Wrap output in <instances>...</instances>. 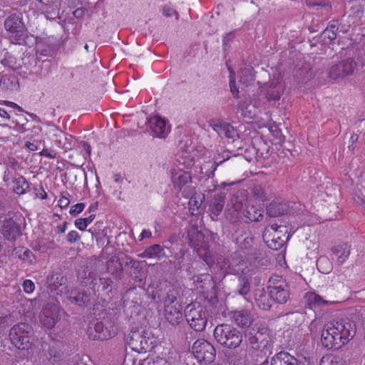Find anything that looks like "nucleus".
Here are the masks:
<instances>
[{
    "label": "nucleus",
    "instance_id": "41",
    "mask_svg": "<svg viewBox=\"0 0 365 365\" xmlns=\"http://www.w3.org/2000/svg\"><path fill=\"white\" fill-rule=\"evenodd\" d=\"M286 320L291 327H298L302 324L304 320V314L301 312H293L286 314Z\"/></svg>",
    "mask_w": 365,
    "mask_h": 365
},
{
    "label": "nucleus",
    "instance_id": "51",
    "mask_svg": "<svg viewBox=\"0 0 365 365\" xmlns=\"http://www.w3.org/2000/svg\"><path fill=\"white\" fill-rule=\"evenodd\" d=\"M205 163L200 167V180H205L207 183L209 182V180H213V177L215 175V171L216 169H214V166L207 167L205 168Z\"/></svg>",
    "mask_w": 365,
    "mask_h": 365
},
{
    "label": "nucleus",
    "instance_id": "59",
    "mask_svg": "<svg viewBox=\"0 0 365 365\" xmlns=\"http://www.w3.org/2000/svg\"><path fill=\"white\" fill-rule=\"evenodd\" d=\"M66 238L68 242L74 243L81 239V235L76 230H72L68 233Z\"/></svg>",
    "mask_w": 365,
    "mask_h": 365
},
{
    "label": "nucleus",
    "instance_id": "38",
    "mask_svg": "<svg viewBox=\"0 0 365 365\" xmlns=\"http://www.w3.org/2000/svg\"><path fill=\"white\" fill-rule=\"evenodd\" d=\"M285 205L281 202H272L267 207V214L271 217L284 215L287 209Z\"/></svg>",
    "mask_w": 365,
    "mask_h": 365
},
{
    "label": "nucleus",
    "instance_id": "1",
    "mask_svg": "<svg viewBox=\"0 0 365 365\" xmlns=\"http://www.w3.org/2000/svg\"><path fill=\"white\" fill-rule=\"evenodd\" d=\"M355 334L352 322L340 319L326 324L321 334V343L328 350L338 349L346 344Z\"/></svg>",
    "mask_w": 365,
    "mask_h": 365
},
{
    "label": "nucleus",
    "instance_id": "17",
    "mask_svg": "<svg viewBox=\"0 0 365 365\" xmlns=\"http://www.w3.org/2000/svg\"><path fill=\"white\" fill-rule=\"evenodd\" d=\"M165 317L170 324L178 329L179 332H182L185 326L182 324L183 316L180 309V305H166L164 309Z\"/></svg>",
    "mask_w": 365,
    "mask_h": 365
},
{
    "label": "nucleus",
    "instance_id": "32",
    "mask_svg": "<svg viewBox=\"0 0 365 365\" xmlns=\"http://www.w3.org/2000/svg\"><path fill=\"white\" fill-rule=\"evenodd\" d=\"M232 318L235 323L241 327H248L252 322V317L246 310L234 312Z\"/></svg>",
    "mask_w": 365,
    "mask_h": 365
},
{
    "label": "nucleus",
    "instance_id": "45",
    "mask_svg": "<svg viewBox=\"0 0 365 365\" xmlns=\"http://www.w3.org/2000/svg\"><path fill=\"white\" fill-rule=\"evenodd\" d=\"M255 80V75L253 73L252 68H245L240 71V82L242 84L248 85L253 82Z\"/></svg>",
    "mask_w": 365,
    "mask_h": 365
},
{
    "label": "nucleus",
    "instance_id": "14",
    "mask_svg": "<svg viewBox=\"0 0 365 365\" xmlns=\"http://www.w3.org/2000/svg\"><path fill=\"white\" fill-rule=\"evenodd\" d=\"M239 197L233 195L231 203L235 211L242 212L247 222H259L263 218V210L258 209L255 205H245L244 207L242 200L238 201Z\"/></svg>",
    "mask_w": 365,
    "mask_h": 365
},
{
    "label": "nucleus",
    "instance_id": "23",
    "mask_svg": "<svg viewBox=\"0 0 365 365\" xmlns=\"http://www.w3.org/2000/svg\"><path fill=\"white\" fill-rule=\"evenodd\" d=\"M225 195L222 192L215 195L209 206V212L212 220H215L222 211L225 205Z\"/></svg>",
    "mask_w": 365,
    "mask_h": 365
},
{
    "label": "nucleus",
    "instance_id": "39",
    "mask_svg": "<svg viewBox=\"0 0 365 365\" xmlns=\"http://www.w3.org/2000/svg\"><path fill=\"white\" fill-rule=\"evenodd\" d=\"M66 282V278L59 273H53L47 277L46 284L51 289H56L63 284H64Z\"/></svg>",
    "mask_w": 365,
    "mask_h": 365
},
{
    "label": "nucleus",
    "instance_id": "30",
    "mask_svg": "<svg viewBox=\"0 0 365 365\" xmlns=\"http://www.w3.org/2000/svg\"><path fill=\"white\" fill-rule=\"evenodd\" d=\"M252 149L255 152V158L257 161L264 160L269 156V146L262 140H257Z\"/></svg>",
    "mask_w": 365,
    "mask_h": 365
},
{
    "label": "nucleus",
    "instance_id": "64",
    "mask_svg": "<svg viewBox=\"0 0 365 365\" xmlns=\"http://www.w3.org/2000/svg\"><path fill=\"white\" fill-rule=\"evenodd\" d=\"M40 155L41 156H45L46 158H48L50 159H54L56 157V153L53 151L50 150L48 149H43L41 151Z\"/></svg>",
    "mask_w": 365,
    "mask_h": 365
},
{
    "label": "nucleus",
    "instance_id": "40",
    "mask_svg": "<svg viewBox=\"0 0 365 365\" xmlns=\"http://www.w3.org/2000/svg\"><path fill=\"white\" fill-rule=\"evenodd\" d=\"M307 298L308 303L310 305L314 306H318V307H322L326 305H330L335 303L334 301H328L323 299L321 296L319 294L314 293V292H309L307 294Z\"/></svg>",
    "mask_w": 365,
    "mask_h": 365
},
{
    "label": "nucleus",
    "instance_id": "9",
    "mask_svg": "<svg viewBox=\"0 0 365 365\" xmlns=\"http://www.w3.org/2000/svg\"><path fill=\"white\" fill-rule=\"evenodd\" d=\"M356 67V60L352 57H349L331 66L329 69L328 76L334 81L343 79L352 75Z\"/></svg>",
    "mask_w": 365,
    "mask_h": 365
},
{
    "label": "nucleus",
    "instance_id": "4",
    "mask_svg": "<svg viewBox=\"0 0 365 365\" xmlns=\"http://www.w3.org/2000/svg\"><path fill=\"white\" fill-rule=\"evenodd\" d=\"M213 336L219 344L230 349L239 347L243 339L242 333L239 329L227 324L217 325Z\"/></svg>",
    "mask_w": 365,
    "mask_h": 365
},
{
    "label": "nucleus",
    "instance_id": "10",
    "mask_svg": "<svg viewBox=\"0 0 365 365\" xmlns=\"http://www.w3.org/2000/svg\"><path fill=\"white\" fill-rule=\"evenodd\" d=\"M192 352L200 362H212L216 356L215 348L205 339L195 341L192 346Z\"/></svg>",
    "mask_w": 365,
    "mask_h": 365
},
{
    "label": "nucleus",
    "instance_id": "21",
    "mask_svg": "<svg viewBox=\"0 0 365 365\" xmlns=\"http://www.w3.org/2000/svg\"><path fill=\"white\" fill-rule=\"evenodd\" d=\"M148 125L156 137L164 138L168 133L165 120L158 115L150 118Z\"/></svg>",
    "mask_w": 365,
    "mask_h": 365
},
{
    "label": "nucleus",
    "instance_id": "5",
    "mask_svg": "<svg viewBox=\"0 0 365 365\" xmlns=\"http://www.w3.org/2000/svg\"><path fill=\"white\" fill-rule=\"evenodd\" d=\"M36 56H28L22 58L23 63L25 64L27 69L31 70L37 74L41 78H46L49 72L51 62L49 61L43 60L40 61L41 65L37 66L38 56H51L53 53V49L47 45L38 44L36 47Z\"/></svg>",
    "mask_w": 365,
    "mask_h": 365
},
{
    "label": "nucleus",
    "instance_id": "13",
    "mask_svg": "<svg viewBox=\"0 0 365 365\" xmlns=\"http://www.w3.org/2000/svg\"><path fill=\"white\" fill-rule=\"evenodd\" d=\"M235 243L240 251L246 255L250 253L258 242L250 227H242L236 231Z\"/></svg>",
    "mask_w": 365,
    "mask_h": 365
},
{
    "label": "nucleus",
    "instance_id": "18",
    "mask_svg": "<svg viewBox=\"0 0 365 365\" xmlns=\"http://www.w3.org/2000/svg\"><path fill=\"white\" fill-rule=\"evenodd\" d=\"M185 239L187 240L189 246L192 247L195 252L205 247L207 243L205 241L204 234L198 230L195 225L190 226L186 231Z\"/></svg>",
    "mask_w": 365,
    "mask_h": 365
},
{
    "label": "nucleus",
    "instance_id": "61",
    "mask_svg": "<svg viewBox=\"0 0 365 365\" xmlns=\"http://www.w3.org/2000/svg\"><path fill=\"white\" fill-rule=\"evenodd\" d=\"M20 257L24 260H27L31 262L33 261L34 259H35L33 252L29 249L25 250L23 254L20 255Z\"/></svg>",
    "mask_w": 365,
    "mask_h": 365
},
{
    "label": "nucleus",
    "instance_id": "11",
    "mask_svg": "<svg viewBox=\"0 0 365 365\" xmlns=\"http://www.w3.org/2000/svg\"><path fill=\"white\" fill-rule=\"evenodd\" d=\"M66 298L71 303L78 307H86L91 304V299L95 295V290L91 292L89 289H81L77 287H65Z\"/></svg>",
    "mask_w": 365,
    "mask_h": 365
},
{
    "label": "nucleus",
    "instance_id": "15",
    "mask_svg": "<svg viewBox=\"0 0 365 365\" xmlns=\"http://www.w3.org/2000/svg\"><path fill=\"white\" fill-rule=\"evenodd\" d=\"M60 307L55 304H47L41 314L42 325L48 329L53 328L61 319Z\"/></svg>",
    "mask_w": 365,
    "mask_h": 365
},
{
    "label": "nucleus",
    "instance_id": "35",
    "mask_svg": "<svg viewBox=\"0 0 365 365\" xmlns=\"http://www.w3.org/2000/svg\"><path fill=\"white\" fill-rule=\"evenodd\" d=\"M12 182L14 183L13 191L17 195L25 194L29 188V182L22 175L14 178Z\"/></svg>",
    "mask_w": 365,
    "mask_h": 365
},
{
    "label": "nucleus",
    "instance_id": "25",
    "mask_svg": "<svg viewBox=\"0 0 365 365\" xmlns=\"http://www.w3.org/2000/svg\"><path fill=\"white\" fill-rule=\"evenodd\" d=\"M242 262V256L238 252H235L231 255V259L220 258L217 262L220 264L221 269L225 270V272H230L235 270L232 268L233 267L239 265Z\"/></svg>",
    "mask_w": 365,
    "mask_h": 365
},
{
    "label": "nucleus",
    "instance_id": "12",
    "mask_svg": "<svg viewBox=\"0 0 365 365\" xmlns=\"http://www.w3.org/2000/svg\"><path fill=\"white\" fill-rule=\"evenodd\" d=\"M4 27L17 43L24 40L26 27L21 14H13L9 16L4 21Z\"/></svg>",
    "mask_w": 365,
    "mask_h": 365
},
{
    "label": "nucleus",
    "instance_id": "44",
    "mask_svg": "<svg viewBox=\"0 0 365 365\" xmlns=\"http://www.w3.org/2000/svg\"><path fill=\"white\" fill-rule=\"evenodd\" d=\"M1 63L14 71L19 70L21 68L20 63H18L16 58L11 53H6L4 58L1 60Z\"/></svg>",
    "mask_w": 365,
    "mask_h": 365
},
{
    "label": "nucleus",
    "instance_id": "3",
    "mask_svg": "<svg viewBox=\"0 0 365 365\" xmlns=\"http://www.w3.org/2000/svg\"><path fill=\"white\" fill-rule=\"evenodd\" d=\"M11 344L19 350L26 351L24 356L29 354V350L32 347L34 334L33 328L26 323H18L14 325L9 334Z\"/></svg>",
    "mask_w": 365,
    "mask_h": 365
},
{
    "label": "nucleus",
    "instance_id": "58",
    "mask_svg": "<svg viewBox=\"0 0 365 365\" xmlns=\"http://www.w3.org/2000/svg\"><path fill=\"white\" fill-rule=\"evenodd\" d=\"M24 291L28 294L32 293L35 289L34 283L30 279H26L23 282Z\"/></svg>",
    "mask_w": 365,
    "mask_h": 365
},
{
    "label": "nucleus",
    "instance_id": "53",
    "mask_svg": "<svg viewBox=\"0 0 365 365\" xmlns=\"http://www.w3.org/2000/svg\"><path fill=\"white\" fill-rule=\"evenodd\" d=\"M317 266L319 270L324 273H328L331 269V264L329 260L324 257H321L318 259Z\"/></svg>",
    "mask_w": 365,
    "mask_h": 365
},
{
    "label": "nucleus",
    "instance_id": "22",
    "mask_svg": "<svg viewBox=\"0 0 365 365\" xmlns=\"http://www.w3.org/2000/svg\"><path fill=\"white\" fill-rule=\"evenodd\" d=\"M255 299L257 306L264 311L269 310L274 303L270 292H266L264 288L258 289L255 291Z\"/></svg>",
    "mask_w": 365,
    "mask_h": 365
},
{
    "label": "nucleus",
    "instance_id": "24",
    "mask_svg": "<svg viewBox=\"0 0 365 365\" xmlns=\"http://www.w3.org/2000/svg\"><path fill=\"white\" fill-rule=\"evenodd\" d=\"M350 255V246L347 243H340L332 248V259L340 265L343 264Z\"/></svg>",
    "mask_w": 365,
    "mask_h": 365
},
{
    "label": "nucleus",
    "instance_id": "28",
    "mask_svg": "<svg viewBox=\"0 0 365 365\" xmlns=\"http://www.w3.org/2000/svg\"><path fill=\"white\" fill-rule=\"evenodd\" d=\"M0 87L6 91H18L19 88L18 77L14 74L3 76L0 79Z\"/></svg>",
    "mask_w": 365,
    "mask_h": 365
},
{
    "label": "nucleus",
    "instance_id": "8",
    "mask_svg": "<svg viewBox=\"0 0 365 365\" xmlns=\"http://www.w3.org/2000/svg\"><path fill=\"white\" fill-rule=\"evenodd\" d=\"M270 230L273 231V233L271 234L272 235V238L270 240L267 239L266 242L268 247L272 250H278L289 240L290 235H287V228L286 226L279 225L274 223L265 227L264 234L263 235L264 238Z\"/></svg>",
    "mask_w": 365,
    "mask_h": 365
},
{
    "label": "nucleus",
    "instance_id": "60",
    "mask_svg": "<svg viewBox=\"0 0 365 365\" xmlns=\"http://www.w3.org/2000/svg\"><path fill=\"white\" fill-rule=\"evenodd\" d=\"M306 4L309 7L322 8L326 6V3L322 0H306Z\"/></svg>",
    "mask_w": 365,
    "mask_h": 365
},
{
    "label": "nucleus",
    "instance_id": "19",
    "mask_svg": "<svg viewBox=\"0 0 365 365\" xmlns=\"http://www.w3.org/2000/svg\"><path fill=\"white\" fill-rule=\"evenodd\" d=\"M89 339L93 340H106L112 337L110 331L101 322H91L87 329Z\"/></svg>",
    "mask_w": 365,
    "mask_h": 365
},
{
    "label": "nucleus",
    "instance_id": "56",
    "mask_svg": "<svg viewBox=\"0 0 365 365\" xmlns=\"http://www.w3.org/2000/svg\"><path fill=\"white\" fill-rule=\"evenodd\" d=\"M180 271H185L187 273V276H192L194 274V268L192 267L191 259H187V261L182 265Z\"/></svg>",
    "mask_w": 365,
    "mask_h": 365
},
{
    "label": "nucleus",
    "instance_id": "7",
    "mask_svg": "<svg viewBox=\"0 0 365 365\" xmlns=\"http://www.w3.org/2000/svg\"><path fill=\"white\" fill-rule=\"evenodd\" d=\"M267 290L270 292L274 302L286 303L289 298V289L287 282L279 275H272L268 281Z\"/></svg>",
    "mask_w": 365,
    "mask_h": 365
},
{
    "label": "nucleus",
    "instance_id": "34",
    "mask_svg": "<svg viewBox=\"0 0 365 365\" xmlns=\"http://www.w3.org/2000/svg\"><path fill=\"white\" fill-rule=\"evenodd\" d=\"M8 103L13 108H16L18 110V113L13 112L12 116H11V120L12 123H14L16 126L21 127L23 129L26 128H24L25 125L27 123L28 120L25 117L24 114L23 113V110L21 107H19L17 104L13 102H8Z\"/></svg>",
    "mask_w": 365,
    "mask_h": 365
},
{
    "label": "nucleus",
    "instance_id": "16",
    "mask_svg": "<svg viewBox=\"0 0 365 365\" xmlns=\"http://www.w3.org/2000/svg\"><path fill=\"white\" fill-rule=\"evenodd\" d=\"M270 365H309V359L303 356L295 357L288 352L280 351L272 358Z\"/></svg>",
    "mask_w": 365,
    "mask_h": 365
},
{
    "label": "nucleus",
    "instance_id": "20",
    "mask_svg": "<svg viewBox=\"0 0 365 365\" xmlns=\"http://www.w3.org/2000/svg\"><path fill=\"white\" fill-rule=\"evenodd\" d=\"M342 27L338 21H331L327 28L320 34L319 39L323 44L331 43L338 36L339 33L342 31Z\"/></svg>",
    "mask_w": 365,
    "mask_h": 365
},
{
    "label": "nucleus",
    "instance_id": "57",
    "mask_svg": "<svg viewBox=\"0 0 365 365\" xmlns=\"http://www.w3.org/2000/svg\"><path fill=\"white\" fill-rule=\"evenodd\" d=\"M84 207H85V204L83 202H79V203L76 204L75 205H73L71 207L69 212H70L71 215L76 216L78 214H79L80 212H81L83 210Z\"/></svg>",
    "mask_w": 365,
    "mask_h": 365
},
{
    "label": "nucleus",
    "instance_id": "63",
    "mask_svg": "<svg viewBox=\"0 0 365 365\" xmlns=\"http://www.w3.org/2000/svg\"><path fill=\"white\" fill-rule=\"evenodd\" d=\"M204 183V187L205 188V191L212 192L217 187V185L215 183L214 180H209L208 183L205 180Z\"/></svg>",
    "mask_w": 365,
    "mask_h": 365
},
{
    "label": "nucleus",
    "instance_id": "42",
    "mask_svg": "<svg viewBox=\"0 0 365 365\" xmlns=\"http://www.w3.org/2000/svg\"><path fill=\"white\" fill-rule=\"evenodd\" d=\"M196 253L209 267H212L215 264V259L212 253L209 250L208 245L200 250Z\"/></svg>",
    "mask_w": 365,
    "mask_h": 365
},
{
    "label": "nucleus",
    "instance_id": "52",
    "mask_svg": "<svg viewBox=\"0 0 365 365\" xmlns=\"http://www.w3.org/2000/svg\"><path fill=\"white\" fill-rule=\"evenodd\" d=\"M95 215H91L88 217L78 218L75 220V226L80 230H86L87 226L95 219Z\"/></svg>",
    "mask_w": 365,
    "mask_h": 365
},
{
    "label": "nucleus",
    "instance_id": "46",
    "mask_svg": "<svg viewBox=\"0 0 365 365\" xmlns=\"http://www.w3.org/2000/svg\"><path fill=\"white\" fill-rule=\"evenodd\" d=\"M139 350H137V352H147L150 351L153 348V339H150L148 336V333L145 331V333L143 334L142 339L138 345Z\"/></svg>",
    "mask_w": 365,
    "mask_h": 365
},
{
    "label": "nucleus",
    "instance_id": "27",
    "mask_svg": "<svg viewBox=\"0 0 365 365\" xmlns=\"http://www.w3.org/2000/svg\"><path fill=\"white\" fill-rule=\"evenodd\" d=\"M191 175L189 172L182 170H174L172 171V180L175 187H178L179 190L191 182Z\"/></svg>",
    "mask_w": 365,
    "mask_h": 365
},
{
    "label": "nucleus",
    "instance_id": "54",
    "mask_svg": "<svg viewBox=\"0 0 365 365\" xmlns=\"http://www.w3.org/2000/svg\"><path fill=\"white\" fill-rule=\"evenodd\" d=\"M253 196L256 200L264 202L267 200L264 188L262 185H255L252 189Z\"/></svg>",
    "mask_w": 365,
    "mask_h": 365
},
{
    "label": "nucleus",
    "instance_id": "50",
    "mask_svg": "<svg viewBox=\"0 0 365 365\" xmlns=\"http://www.w3.org/2000/svg\"><path fill=\"white\" fill-rule=\"evenodd\" d=\"M185 252L183 250H180L178 254H176L175 256L174 260H170V263L173 264L174 268L176 270H180L182 265L187 261V259L185 257Z\"/></svg>",
    "mask_w": 365,
    "mask_h": 365
},
{
    "label": "nucleus",
    "instance_id": "33",
    "mask_svg": "<svg viewBox=\"0 0 365 365\" xmlns=\"http://www.w3.org/2000/svg\"><path fill=\"white\" fill-rule=\"evenodd\" d=\"M145 330L143 329H132L127 338V342L130 348L137 351L139 350L138 345Z\"/></svg>",
    "mask_w": 365,
    "mask_h": 365
},
{
    "label": "nucleus",
    "instance_id": "26",
    "mask_svg": "<svg viewBox=\"0 0 365 365\" xmlns=\"http://www.w3.org/2000/svg\"><path fill=\"white\" fill-rule=\"evenodd\" d=\"M265 90V98L267 101H279L281 94L283 91V86L280 83H271L269 85H266Z\"/></svg>",
    "mask_w": 365,
    "mask_h": 365
},
{
    "label": "nucleus",
    "instance_id": "37",
    "mask_svg": "<svg viewBox=\"0 0 365 365\" xmlns=\"http://www.w3.org/2000/svg\"><path fill=\"white\" fill-rule=\"evenodd\" d=\"M230 152L228 150H225L221 153H218L213 158L212 160H208L205 162V168L207 167L214 166V169H217V168L222 165L224 162L228 160L231 158Z\"/></svg>",
    "mask_w": 365,
    "mask_h": 365
},
{
    "label": "nucleus",
    "instance_id": "48",
    "mask_svg": "<svg viewBox=\"0 0 365 365\" xmlns=\"http://www.w3.org/2000/svg\"><path fill=\"white\" fill-rule=\"evenodd\" d=\"M133 262H135V259H133L131 257L123 255L121 257H119L115 260V269L116 271L121 272L123 270V264H124L125 266L131 267Z\"/></svg>",
    "mask_w": 365,
    "mask_h": 365
},
{
    "label": "nucleus",
    "instance_id": "62",
    "mask_svg": "<svg viewBox=\"0 0 365 365\" xmlns=\"http://www.w3.org/2000/svg\"><path fill=\"white\" fill-rule=\"evenodd\" d=\"M230 91L232 93L233 97L235 98H239V90L236 87L235 80L230 81Z\"/></svg>",
    "mask_w": 365,
    "mask_h": 365
},
{
    "label": "nucleus",
    "instance_id": "49",
    "mask_svg": "<svg viewBox=\"0 0 365 365\" xmlns=\"http://www.w3.org/2000/svg\"><path fill=\"white\" fill-rule=\"evenodd\" d=\"M56 142L59 147L66 151L68 150H71L73 138L70 135L63 134L62 136L56 140Z\"/></svg>",
    "mask_w": 365,
    "mask_h": 365
},
{
    "label": "nucleus",
    "instance_id": "36",
    "mask_svg": "<svg viewBox=\"0 0 365 365\" xmlns=\"http://www.w3.org/2000/svg\"><path fill=\"white\" fill-rule=\"evenodd\" d=\"M250 253H247L245 255L254 260L255 262L261 264L262 265L265 264L267 262V259L265 257V253L259 245V243L255 245V247L252 249Z\"/></svg>",
    "mask_w": 365,
    "mask_h": 365
},
{
    "label": "nucleus",
    "instance_id": "47",
    "mask_svg": "<svg viewBox=\"0 0 365 365\" xmlns=\"http://www.w3.org/2000/svg\"><path fill=\"white\" fill-rule=\"evenodd\" d=\"M238 281L239 283L237 291L240 294L245 296L250 291V282L246 277H240Z\"/></svg>",
    "mask_w": 365,
    "mask_h": 365
},
{
    "label": "nucleus",
    "instance_id": "31",
    "mask_svg": "<svg viewBox=\"0 0 365 365\" xmlns=\"http://www.w3.org/2000/svg\"><path fill=\"white\" fill-rule=\"evenodd\" d=\"M140 257L157 258L161 259L165 256L164 249L158 244H155L147 247L142 253L138 255Z\"/></svg>",
    "mask_w": 365,
    "mask_h": 365
},
{
    "label": "nucleus",
    "instance_id": "29",
    "mask_svg": "<svg viewBox=\"0 0 365 365\" xmlns=\"http://www.w3.org/2000/svg\"><path fill=\"white\" fill-rule=\"evenodd\" d=\"M213 128L221 137L234 139L238 136L236 130L229 123H217L213 125Z\"/></svg>",
    "mask_w": 365,
    "mask_h": 365
},
{
    "label": "nucleus",
    "instance_id": "2",
    "mask_svg": "<svg viewBox=\"0 0 365 365\" xmlns=\"http://www.w3.org/2000/svg\"><path fill=\"white\" fill-rule=\"evenodd\" d=\"M245 337L250 351H252L256 356L268 358L272 354L273 341L267 331L252 329L246 332Z\"/></svg>",
    "mask_w": 365,
    "mask_h": 365
},
{
    "label": "nucleus",
    "instance_id": "55",
    "mask_svg": "<svg viewBox=\"0 0 365 365\" xmlns=\"http://www.w3.org/2000/svg\"><path fill=\"white\" fill-rule=\"evenodd\" d=\"M339 357L330 355L324 356L320 360V365H341L339 364Z\"/></svg>",
    "mask_w": 365,
    "mask_h": 365
},
{
    "label": "nucleus",
    "instance_id": "43",
    "mask_svg": "<svg viewBox=\"0 0 365 365\" xmlns=\"http://www.w3.org/2000/svg\"><path fill=\"white\" fill-rule=\"evenodd\" d=\"M168 288L165 296H159L158 297L161 300H163L165 306L174 305L175 304H177V306L179 305L176 302L178 294V291L171 287H168Z\"/></svg>",
    "mask_w": 365,
    "mask_h": 365
},
{
    "label": "nucleus",
    "instance_id": "6",
    "mask_svg": "<svg viewBox=\"0 0 365 365\" xmlns=\"http://www.w3.org/2000/svg\"><path fill=\"white\" fill-rule=\"evenodd\" d=\"M185 317L189 327L195 331H202L207 322V311L199 302H192L186 306Z\"/></svg>",
    "mask_w": 365,
    "mask_h": 365
}]
</instances>
